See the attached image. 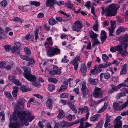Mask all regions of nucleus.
<instances>
[{
  "label": "nucleus",
  "instance_id": "nucleus-1",
  "mask_svg": "<svg viewBox=\"0 0 128 128\" xmlns=\"http://www.w3.org/2000/svg\"><path fill=\"white\" fill-rule=\"evenodd\" d=\"M102 14L106 16H114L117 14V6L115 4H112L104 9V7L102 8Z\"/></svg>",
  "mask_w": 128,
  "mask_h": 128
},
{
  "label": "nucleus",
  "instance_id": "nucleus-2",
  "mask_svg": "<svg viewBox=\"0 0 128 128\" xmlns=\"http://www.w3.org/2000/svg\"><path fill=\"white\" fill-rule=\"evenodd\" d=\"M17 115L22 125L24 124L27 122L26 117H28V120L30 122H31L34 119V116H31L29 112L19 111L18 112Z\"/></svg>",
  "mask_w": 128,
  "mask_h": 128
},
{
  "label": "nucleus",
  "instance_id": "nucleus-3",
  "mask_svg": "<svg viewBox=\"0 0 128 128\" xmlns=\"http://www.w3.org/2000/svg\"><path fill=\"white\" fill-rule=\"evenodd\" d=\"M54 47L49 48L47 50V55L49 57H52L60 54V50L58 48V46H55Z\"/></svg>",
  "mask_w": 128,
  "mask_h": 128
},
{
  "label": "nucleus",
  "instance_id": "nucleus-4",
  "mask_svg": "<svg viewBox=\"0 0 128 128\" xmlns=\"http://www.w3.org/2000/svg\"><path fill=\"white\" fill-rule=\"evenodd\" d=\"M83 27L82 25L79 21H76L74 23L72 29L74 31L78 32L80 31Z\"/></svg>",
  "mask_w": 128,
  "mask_h": 128
},
{
  "label": "nucleus",
  "instance_id": "nucleus-5",
  "mask_svg": "<svg viewBox=\"0 0 128 128\" xmlns=\"http://www.w3.org/2000/svg\"><path fill=\"white\" fill-rule=\"evenodd\" d=\"M20 58L28 62V63L27 64L26 66H30L34 64L36 62L33 58H30L28 56L23 55L21 56Z\"/></svg>",
  "mask_w": 128,
  "mask_h": 128
},
{
  "label": "nucleus",
  "instance_id": "nucleus-6",
  "mask_svg": "<svg viewBox=\"0 0 128 128\" xmlns=\"http://www.w3.org/2000/svg\"><path fill=\"white\" fill-rule=\"evenodd\" d=\"M81 90L83 95L82 98H86L88 95V92L86 86L85 82H84L82 84Z\"/></svg>",
  "mask_w": 128,
  "mask_h": 128
},
{
  "label": "nucleus",
  "instance_id": "nucleus-7",
  "mask_svg": "<svg viewBox=\"0 0 128 128\" xmlns=\"http://www.w3.org/2000/svg\"><path fill=\"white\" fill-rule=\"evenodd\" d=\"M126 82L125 80L123 83L120 84L118 85L115 86L113 88H110L108 90V92L110 93H112L114 91H116L120 89L123 86H127L126 84Z\"/></svg>",
  "mask_w": 128,
  "mask_h": 128
},
{
  "label": "nucleus",
  "instance_id": "nucleus-8",
  "mask_svg": "<svg viewBox=\"0 0 128 128\" xmlns=\"http://www.w3.org/2000/svg\"><path fill=\"white\" fill-rule=\"evenodd\" d=\"M102 95L101 88H99L96 87L93 94V96L96 98H100Z\"/></svg>",
  "mask_w": 128,
  "mask_h": 128
},
{
  "label": "nucleus",
  "instance_id": "nucleus-9",
  "mask_svg": "<svg viewBox=\"0 0 128 128\" xmlns=\"http://www.w3.org/2000/svg\"><path fill=\"white\" fill-rule=\"evenodd\" d=\"M122 44V46L124 48V49H122L121 50L120 52L119 53L122 55V56L124 57L126 56H128V52H127L126 48L128 47V44Z\"/></svg>",
  "mask_w": 128,
  "mask_h": 128
},
{
  "label": "nucleus",
  "instance_id": "nucleus-10",
  "mask_svg": "<svg viewBox=\"0 0 128 128\" xmlns=\"http://www.w3.org/2000/svg\"><path fill=\"white\" fill-rule=\"evenodd\" d=\"M31 69L28 67H26L24 70V73L23 74L24 76L27 80L31 75Z\"/></svg>",
  "mask_w": 128,
  "mask_h": 128
},
{
  "label": "nucleus",
  "instance_id": "nucleus-11",
  "mask_svg": "<svg viewBox=\"0 0 128 128\" xmlns=\"http://www.w3.org/2000/svg\"><path fill=\"white\" fill-rule=\"evenodd\" d=\"M110 74L108 72L102 73L100 75V80L101 82H103L104 81L103 80V77L105 79H108L110 78Z\"/></svg>",
  "mask_w": 128,
  "mask_h": 128
},
{
  "label": "nucleus",
  "instance_id": "nucleus-12",
  "mask_svg": "<svg viewBox=\"0 0 128 128\" xmlns=\"http://www.w3.org/2000/svg\"><path fill=\"white\" fill-rule=\"evenodd\" d=\"M120 41V42L121 43V45H118L116 46V51H118L119 53L121 50H122V48H123L122 46V44H124H124H126L128 42V40H119Z\"/></svg>",
  "mask_w": 128,
  "mask_h": 128
},
{
  "label": "nucleus",
  "instance_id": "nucleus-13",
  "mask_svg": "<svg viewBox=\"0 0 128 128\" xmlns=\"http://www.w3.org/2000/svg\"><path fill=\"white\" fill-rule=\"evenodd\" d=\"M10 122L9 125L10 128H17L19 127L20 125V123L17 121L14 122Z\"/></svg>",
  "mask_w": 128,
  "mask_h": 128
},
{
  "label": "nucleus",
  "instance_id": "nucleus-14",
  "mask_svg": "<svg viewBox=\"0 0 128 128\" xmlns=\"http://www.w3.org/2000/svg\"><path fill=\"white\" fill-rule=\"evenodd\" d=\"M20 44L19 42H16L15 43L13 47L11 48V52L12 53H14L20 47Z\"/></svg>",
  "mask_w": 128,
  "mask_h": 128
},
{
  "label": "nucleus",
  "instance_id": "nucleus-15",
  "mask_svg": "<svg viewBox=\"0 0 128 128\" xmlns=\"http://www.w3.org/2000/svg\"><path fill=\"white\" fill-rule=\"evenodd\" d=\"M60 127L62 128H67L71 126L70 122H68L66 121H62L60 122L59 124Z\"/></svg>",
  "mask_w": 128,
  "mask_h": 128
},
{
  "label": "nucleus",
  "instance_id": "nucleus-16",
  "mask_svg": "<svg viewBox=\"0 0 128 128\" xmlns=\"http://www.w3.org/2000/svg\"><path fill=\"white\" fill-rule=\"evenodd\" d=\"M6 38V35L4 31L0 26V40L5 39Z\"/></svg>",
  "mask_w": 128,
  "mask_h": 128
},
{
  "label": "nucleus",
  "instance_id": "nucleus-17",
  "mask_svg": "<svg viewBox=\"0 0 128 128\" xmlns=\"http://www.w3.org/2000/svg\"><path fill=\"white\" fill-rule=\"evenodd\" d=\"M89 35L92 40H98L97 38L98 36L97 34L94 33L92 30H91L90 31Z\"/></svg>",
  "mask_w": 128,
  "mask_h": 128
},
{
  "label": "nucleus",
  "instance_id": "nucleus-18",
  "mask_svg": "<svg viewBox=\"0 0 128 128\" xmlns=\"http://www.w3.org/2000/svg\"><path fill=\"white\" fill-rule=\"evenodd\" d=\"M107 38L106 32L104 30H101L100 34V40H106Z\"/></svg>",
  "mask_w": 128,
  "mask_h": 128
},
{
  "label": "nucleus",
  "instance_id": "nucleus-19",
  "mask_svg": "<svg viewBox=\"0 0 128 128\" xmlns=\"http://www.w3.org/2000/svg\"><path fill=\"white\" fill-rule=\"evenodd\" d=\"M126 29V28L123 26H120L116 30V35L120 34L122 32H124Z\"/></svg>",
  "mask_w": 128,
  "mask_h": 128
},
{
  "label": "nucleus",
  "instance_id": "nucleus-20",
  "mask_svg": "<svg viewBox=\"0 0 128 128\" xmlns=\"http://www.w3.org/2000/svg\"><path fill=\"white\" fill-rule=\"evenodd\" d=\"M100 116L99 114H96L92 116L90 118V120L91 122H94L98 121L100 118Z\"/></svg>",
  "mask_w": 128,
  "mask_h": 128
},
{
  "label": "nucleus",
  "instance_id": "nucleus-21",
  "mask_svg": "<svg viewBox=\"0 0 128 128\" xmlns=\"http://www.w3.org/2000/svg\"><path fill=\"white\" fill-rule=\"evenodd\" d=\"M80 71L82 73L85 74L87 71V68L86 65L84 64H81Z\"/></svg>",
  "mask_w": 128,
  "mask_h": 128
},
{
  "label": "nucleus",
  "instance_id": "nucleus-22",
  "mask_svg": "<svg viewBox=\"0 0 128 128\" xmlns=\"http://www.w3.org/2000/svg\"><path fill=\"white\" fill-rule=\"evenodd\" d=\"M53 43L52 40H46L44 44L46 48H51V46L53 45Z\"/></svg>",
  "mask_w": 128,
  "mask_h": 128
},
{
  "label": "nucleus",
  "instance_id": "nucleus-23",
  "mask_svg": "<svg viewBox=\"0 0 128 128\" xmlns=\"http://www.w3.org/2000/svg\"><path fill=\"white\" fill-rule=\"evenodd\" d=\"M54 2V0H46V6H50V8L53 6Z\"/></svg>",
  "mask_w": 128,
  "mask_h": 128
},
{
  "label": "nucleus",
  "instance_id": "nucleus-24",
  "mask_svg": "<svg viewBox=\"0 0 128 128\" xmlns=\"http://www.w3.org/2000/svg\"><path fill=\"white\" fill-rule=\"evenodd\" d=\"M70 64L73 65L74 66V70L75 71L77 70L78 67V61L76 60H72L71 61Z\"/></svg>",
  "mask_w": 128,
  "mask_h": 128
},
{
  "label": "nucleus",
  "instance_id": "nucleus-25",
  "mask_svg": "<svg viewBox=\"0 0 128 128\" xmlns=\"http://www.w3.org/2000/svg\"><path fill=\"white\" fill-rule=\"evenodd\" d=\"M53 68L54 70L56 72V74H60L61 73V69L60 68H58L57 66L54 65Z\"/></svg>",
  "mask_w": 128,
  "mask_h": 128
},
{
  "label": "nucleus",
  "instance_id": "nucleus-26",
  "mask_svg": "<svg viewBox=\"0 0 128 128\" xmlns=\"http://www.w3.org/2000/svg\"><path fill=\"white\" fill-rule=\"evenodd\" d=\"M52 102L50 99H48L47 100L46 105L49 109L51 110L52 108Z\"/></svg>",
  "mask_w": 128,
  "mask_h": 128
},
{
  "label": "nucleus",
  "instance_id": "nucleus-27",
  "mask_svg": "<svg viewBox=\"0 0 128 128\" xmlns=\"http://www.w3.org/2000/svg\"><path fill=\"white\" fill-rule=\"evenodd\" d=\"M14 90L12 92V94L14 97H16L17 93L18 92V88L17 86H15L13 88Z\"/></svg>",
  "mask_w": 128,
  "mask_h": 128
},
{
  "label": "nucleus",
  "instance_id": "nucleus-28",
  "mask_svg": "<svg viewBox=\"0 0 128 128\" xmlns=\"http://www.w3.org/2000/svg\"><path fill=\"white\" fill-rule=\"evenodd\" d=\"M66 6L68 8L72 9V10H75V8L74 7L73 4H72L70 1L66 3H65Z\"/></svg>",
  "mask_w": 128,
  "mask_h": 128
},
{
  "label": "nucleus",
  "instance_id": "nucleus-29",
  "mask_svg": "<svg viewBox=\"0 0 128 128\" xmlns=\"http://www.w3.org/2000/svg\"><path fill=\"white\" fill-rule=\"evenodd\" d=\"M20 89L23 92H26L28 91H30V89L28 87L24 85L21 87Z\"/></svg>",
  "mask_w": 128,
  "mask_h": 128
},
{
  "label": "nucleus",
  "instance_id": "nucleus-30",
  "mask_svg": "<svg viewBox=\"0 0 128 128\" xmlns=\"http://www.w3.org/2000/svg\"><path fill=\"white\" fill-rule=\"evenodd\" d=\"M96 66H95L94 69L90 71V76H95L96 74H98V73L96 70Z\"/></svg>",
  "mask_w": 128,
  "mask_h": 128
},
{
  "label": "nucleus",
  "instance_id": "nucleus-31",
  "mask_svg": "<svg viewBox=\"0 0 128 128\" xmlns=\"http://www.w3.org/2000/svg\"><path fill=\"white\" fill-rule=\"evenodd\" d=\"M69 106L74 113L76 114L77 113V110L76 107L72 103L69 104Z\"/></svg>",
  "mask_w": 128,
  "mask_h": 128
},
{
  "label": "nucleus",
  "instance_id": "nucleus-32",
  "mask_svg": "<svg viewBox=\"0 0 128 128\" xmlns=\"http://www.w3.org/2000/svg\"><path fill=\"white\" fill-rule=\"evenodd\" d=\"M48 22L50 25L53 26L56 24L57 22L53 18H51L49 20Z\"/></svg>",
  "mask_w": 128,
  "mask_h": 128
},
{
  "label": "nucleus",
  "instance_id": "nucleus-33",
  "mask_svg": "<svg viewBox=\"0 0 128 128\" xmlns=\"http://www.w3.org/2000/svg\"><path fill=\"white\" fill-rule=\"evenodd\" d=\"M106 120L104 124H108L112 120V117L108 115V113L106 114Z\"/></svg>",
  "mask_w": 128,
  "mask_h": 128
},
{
  "label": "nucleus",
  "instance_id": "nucleus-34",
  "mask_svg": "<svg viewBox=\"0 0 128 128\" xmlns=\"http://www.w3.org/2000/svg\"><path fill=\"white\" fill-rule=\"evenodd\" d=\"M111 64V63L108 62H106V64H100L99 65L101 68L104 69L110 66Z\"/></svg>",
  "mask_w": 128,
  "mask_h": 128
},
{
  "label": "nucleus",
  "instance_id": "nucleus-35",
  "mask_svg": "<svg viewBox=\"0 0 128 128\" xmlns=\"http://www.w3.org/2000/svg\"><path fill=\"white\" fill-rule=\"evenodd\" d=\"M36 78L35 76L32 74L27 79V80L31 82H34L36 80Z\"/></svg>",
  "mask_w": 128,
  "mask_h": 128
},
{
  "label": "nucleus",
  "instance_id": "nucleus-36",
  "mask_svg": "<svg viewBox=\"0 0 128 128\" xmlns=\"http://www.w3.org/2000/svg\"><path fill=\"white\" fill-rule=\"evenodd\" d=\"M88 81L91 84L94 85H96L98 82L97 80L92 78H89Z\"/></svg>",
  "mask_w": 128,
  "mask_h": 128
},
{
  "label": "nucleus",
  "instance_id": "nucleus-37",
  "mask_svg": "<svg viewBox=\"0 0 128 128\" xmlns=\"http://www.w3.org/2000/svg\"><path fill=\"white\" fill-rule=\"evenodd\" d=\"M30 4L32 6H34L36 7H38L40 4V3L39 2L36 1H31Z\"/></svg>",
  "mask_w": 128,
  "mask_h": 128
},
{
  "label": "nucleus",
  "instance_id": "nucleus-38",
  "mask_svg": "<svg viewBox=\"0 0 128 128\" xmlns=\"http://www.w3.org/2000/svg\"><path fill=\"white\" fill-rule=\"evenodd\" d=\"M4 96L8 98L9 99H12L13 98L10 93L9 92H4Z\"/></svg>",
  "mask_w": 128,
  "mask_h": 128
},
{
  "label": "nucleus",
  "instance_id": "nucleus-39",
  "mask_svg": "<svg viewBox=\"0 0 128 128\" xmlns=\"http://www.w3.org/2000/svg\"><path fill=\"white\" fill-rule=\"evenodd\" d=\"M126 65H125L123 66L120 72V74L121 75L125 74L126 73Z\"/></svg>",
  "mask_w": 128,
  "mask_h": 128
},
{
  "label": "nucleus",
  "instance_id": "nucleus-40",
  "mask_svg": "<svg viewBox=\"0 0 128 128\" xmlns=\"http://www.w3.org/2000/svg\"><path fill=\"white\" fill-rule=\"evenodd\" d=\"M24 108V104L22 103L20 104L17 103L16 106V108L17 109L21 110L23 109Z\"/></svg>",
  "mask_w": 128,
  "mask_h": 128
},
{
  "label": "nucleus",
  "instance_id": "nucleus-41",
  "mask_svg": "<svg viewBox=\"0 0 128 128\" xmlns=\"http://www.w3.org/2000/svg\"><path fill=\"white\" fill-rule=\"evenodd\" d=\"M68 94L67 92H64L62 93L60 95V98H66L68 96Z\"/></svg>",
  "mask_w": 128,
  "mask_h": 128
},
{
  "label": "nucleus",
  "instance_id": "nucleus-42",
  "mask_svg": "<svg viewBox=\"0 0 128 128\" xmlns=\"http://www.w3.org/2000/svg\"><path fill=\"white\" fill-rule=\"evenodd\" d=\"M24 51L26 54L28 56H30L31 53V52L30 50L27 48H25L24 49Z\"/></svg>",
  "mask_w": 128,
  "mask_h": 128
},
{
  "label": "nucleus",
  "instance_id": "nucleus-43",
  "mask_svg": "<svg viewBox=\"0 0 128 128\" xmlns=\"http://www.w3.org/2000/svg\"><path fill=\"white\" fill-rule=\"evenodd\" d=\"M122 123L120 122L119 123H116L115 124L114 128H122Z\"/></svg>",
  "mask_w": 128,
  "mask_h": 128
},
{
  "label": "nucleus",
  "instance_id": "nucleus-44",
  "mask_svg": "<svg viewBox=\"0 0 128 128\" xmlns=\"http://www.w3.org/2000/svg\"><path fill=\"white\" fill-rule=\"evenodd\" d=\"M67 56L66 55H65L64 56V57L63 58L62 60L61 61V62L63 63H67L69 61V60L67 58Z\"/></svg>",
  "mask_w": 128,
  "mask_h": 128
},
{
  "label": "nucleus",
  "instance_id": "nucleus-45",
  "mask_svg": "<svg viewBox=\"0 0 128 128\" xmlns=\"http://www.w3.org/2000/svg\"><path fill=\"white\" fill-rule=\"evenodd\" d=\"M48 81L50 82H51L52 83L56 84L58 82V80L55 78H50L48 79Z\"/></svg>",
  "mask_w": 128,
  "mask_h": 128
},
{
  "label": "nucleus",
  "instance_id": "nucleus-46",
  "mask_svg": "<svg viewBox=\"0 0 128 128\" xmlns=\"http://www.w3.org/2000/svg\"><path fill=\"white\" fill-rule=\"evenodd\" d=\"M12 82L18 86H21L22 85V84L20 82L19 80H18L15 79Z\"/></svg>",
  "mask_w": 128,
  "mask_h": 128
},
{
  "label": "nucleus",
  "instance_id": "nucleus-47",
  "mask_svg": "<svg viewBox=\"0 0 128 128\" xmlns=\"http://www.w3.org/2000/svg\"><path fill=\"white\" fill-rule=\"evenodd\" d=\"M4 48H5V50L6 52H9L11 49L10 45H5L4 46Z\"/></svg>",
  "mask_w": 128,
  "mask_h": 128
},
{
  "label": "nucleus",
  "instance_id": "nucleus-48",
  "mask_svg": "<svg viewBox=\"0 0 128 128\" xmlns=\"http://www.w3.org/2000/svg\"><path fill=\"white\" fill-rule=\"evenodd\" d=\"M48 88L50 92H52L55 90V87L54 85L50 84L48 86Z\"/></svg>",
  "mask_w": 128,
  "mask_h": 128
},
{
  "label": "nucleus",
  "instance_id": "nucleus-49",
  "mask_svg": "<svg viewBox=\"0 0 128 128\" xmlns=\"http://www.w3.org/2000/svg\"><path fill=\"white\" fill-rule=\"evenodd\" d=\"M126 107V105L124 103H123L120 106H119L118 110L119 111L122 110L123 109Z\"/></svg>",
  "mask_w": 128,
  "mask_h": 128
},
{
  "label": "nucleus",
  "instance_id": "nucleus-50",
  "mask_svg": "<svg viewBox=\"0 0 128 128\" xmlns=\"http://www.w3.org/2000/svg\"><path fill=\"white\" fill-rule=\"evenodd\" d=\"M1 6L4 8H5L8 4V2L6 0H3L0 3Z\"/></svg>",
  "mask_w": 128,
  "mask_h": 128
},
{
  "label": "nucleus",
  "instance_id": "nucleus-51",
  "mask_svg": "<svg viewBox=\"0 0 128 128\" xmlns=\"http://www.w3.org/2000/svg\"><path fill=\"white\" fill-rule=\"evenodd\" d=\"M13 20L14 22H22V19L18 17H16L15 18L13 19Z\"/></svg>",
  "mask_w": 128,
  "mask_h": 128
},
{
  "label": "nucleus",
  "instance_id": "nucleus-52",
  "mask_svg": "<svg viewBox=\"0 0 128 128\" xmlns=\"http://www.w3.org/2000/svg\"><path fill=\"white\" fill-rule=\"evenodd\" d=\"M113 108L115 110H118L119 106V104L117 102H115L113 104Z\"/></svg>",
  "mask_w": 128,
  "mask_h": 128
},
{
  "label": "nucleus",
  "instance_id": "nucleus-53",
  "mask_svg": "<svg viewBox=\"0 0 128 128\" xmlns=\"http://www.w3.org/2000/svg\"><path fill=\"white\" fill-rule=\"evenodd\" d=\"M30 33L29 32H28L26 35L22 37V39L26 40H29L30 38Z\"/></svg>",
  "mask_w": 128,
  "mask_h": 128
},
{
  "label": "nucleus",
  "instance_id": "nucleus-54",
  "mask_svg": "<svg viewBox=\"0 0 128 128\" xmlns=\"http://www.w3.org/2000/svg\"><path fill=\"white\" fill-rule=\"evenodd\" d=\"M102 59L104 62H106L109 57L107 56L106 54H103L102 56Z\"/></svg>",
  "mask_w": 128,
  "mask_h": 128
},
{
  "label": "nucleus",
  "instance_id": "nucleus-55",
  "mask_svg": "<svg viewBox=\"0 0 128 128\" xmlns=\"http://www.w3.org/2000/svg\"><path fill=\"white\" fill-rule=\"evenodd\" d=\"M122 118V117L120 116H118L115 119L114 122L116 123H119L120 122H122L121 120H120Z\"/></svg>",
  "mask_w": 128,
  "mask_h": 128
},
{
  "label": "nucleus",
  "instance_id": "nucleus-56",
  "mask_svg": "<svg viewBox=\"0 0 128 128\" xmlns=\"http://www.w3.org/2000/svg\"><path fill=\"white\" fill-rule=\"evenodd\" d=\"M18 118V117L16 114L13 115L12 118L10 119V121H17V120Z\"/></svg>",
  "mask_w": 128,
  "mask_h": 128
},
{
  "label": "nucleus",
  "instance_id": "nucleus-57",
  "mask_svg": "<svg viewBox=\"0 0 128 128\" xmlns=\"http://www.w3.org/2000/svg\"><path fill=\"white\" fill-rule=\"evenodd\" d=\"M100 43V42L98 41V40H94V42L92 44V46L94 47L96 46L99 45Z\"/></svg>",
  "mask_w": 128,
  "mask_h": 128
},
{
  "label": "nucleus",
  "instance_id": "nucleus-58",
  "mask_svg": "<svg viewBox=\"0 0 128 128\" xmlns=\"http://www.w3.org/2000/svg\"><path fill=\"white\" fill-rule=\"evenodd\" d=\"M107 108V106H105V104L104 106L100 109L98 112L99 113H101L104 112Z\"/></svg>",
  "mask_w": 128,
  "mask_h": 128
},
{
  "label": "nucleus",
  "instance_id": "nucleus-59",
  "mask_svg": "<svg viewBox=\"0 0 128 128\" xmlns=\"http://www.w3.org/2000/svg\"><path fill=\"white\" fill-rule=\"evenodd\" d=\"M108 30L109 31V34L110 36H115V35L112 34L114 32V30L113 29L110 28L108 29Z\"/></svg>",
  "mask_w": 128,
  "mask_h": 128
},
{
  "label": "nucleus",
  "instance_id": "nucleus-60",
  "mask_svg": "<svg viewBox=\"0 0 128 128\" xmlns=\"http://www.w3.org/2000/svg\"><path fill=\"white\" fill-rule=\"evenodd\" d=\"M64 116V112L62 110H60L59 112L58 116V118H62Z\"/></svg>",
  "mask_w": 128,
  "mask_h": 128
},
{
  "label": "nucleus",
  "instance_id": "nucleus-61",
  "mask_svg": "<svg viewBox=\"0 0 128 128\" xmlns=\"http://www.w3.org/2000/svg\"><path fill=\"white\" fill-rule=\"evenodd\" d=\"M105 100V98H102L100 100H97L96 101H94V102H95V103L96 104V105L100 103L102 101L104 100Z\"/></svg>",
  "mask_w": 128,
  "mask_h": 128
},
{
  "label": "nucleus",
  "instance_id": "nucleus-62",
  "mask_svg": "<svg viewBox=\"0 0 128 128\" xmlns=\"http://www.w3.org/2000/svg\"><path fill=\"white\" fill-rule=\"evenodd\" d=\"M6 64V63L4 61H2L0 62V68H4Z\"/></svg>",
  "mask_w": 128,
  "mask_h": 128
},
{
  "label": "nucleus",
  "instance_id": "nucleus-63",
  "mask_svg": "<svg viewBox=\"0 0 128 128\" xmlns=\"http://www.w3.org/2000/svg\"><path fill=\"white\" fill-rule=\"evenodd\" d=\"M103 122H98L95 128H102L103 126Z\"/></svg>",
  "mask_w": 128,
  "mask_h": 128
},
{
  "label": "nucleus",
  "instance_id": "nucleus-64",
  "mask_svg": "<svg viewBox=\"0 0 128 128\" xmlns=\"http://www.w3.org/2000/svg\"><path fill=\"white\" fill-rule=\"evenodd\" d=\"M67 86L63 84L61 85V87H60L59 89L60 91H62L63 89L66 90L67 89Z\"/></svg>",
  "mask_w": 128,
  "mask_h": 128
}]
</instances>
